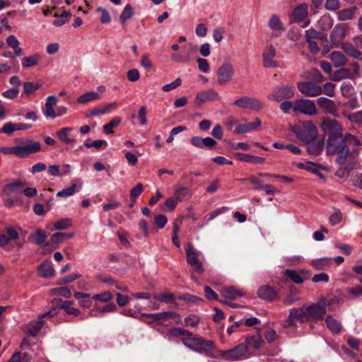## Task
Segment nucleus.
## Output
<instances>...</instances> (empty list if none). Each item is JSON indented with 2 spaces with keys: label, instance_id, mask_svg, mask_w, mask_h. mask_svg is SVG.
Listing matches in <instances>:
<instances>
[{
  "label": "nucleus",
  "instance_id": "nucleus-31",
  "mask_svg": "<svg viewBox=\"0 0 362 362\" xmlns=\"http://www.w3.org/2000/svg\"><path fill=\"white\" fill-rule=\"evenodd\" d=\"M235 157L240 161H244L250 163H264V158L262 157L255 156L250 154H245L243 153H236Z\"/></svg>",
  "mask_w": 362,
  "mask_h": 362
},
{
  "label": "nucleus",
  "instance_id": "nucleus-17",
  "mask_svg": "<svg viewBox=\"0 0 362 362\" xmlns=\"http://www.w3.org/2000/svg\"><path fill=\"white\" fill-rule=\"evenodd\" d=\"M276 56V49L272 45L267 46L262 54L263 66L265 68H273L277 66V62L273 59Z\"/></svg>",
  "mask_w": 362,
  "mask_h": 362
},
{
  "label": "nucleus",
  "instance_id": "nucleus-55",
  "mask_svg": "<svg viewBox=\"0 0 362 362\" xmlns=\"http://www.w3.org/2000/svg\"><path fill=\"white\" fill-rule=\"evenodd\" d=\"M318 23L323 30H328L332 27L333 21L329 16H324L319 20Z\"/></svg>",
  "mask_w": 362,
  "mask_h": 362
},
{
  "label": "nucleus",
  "instance_id": "nucleus-20",
  "mask_svg": "<svg viewBox=\"0 0 362 362\" xmlns=\"http://www.w3.org/2000/svg\"><path fill=\"white\" fill-rule=\"evenodd\" d=\"M190 142L194 146L199 148H212L217 144V142L211 137L193 136Z\"/></svg>",
  "mask_w": 362,
  "mask_h": 362
},
{
  "label": "nucleus",
  "instance_id": "nucleus-16",
  "mask_svg": "<svg viewBox=\"0 0 362 362\" xmlns=\"http://www.w3.org/2000/svg\"><path fill=\"white\" fill-rule=\"evenodd\" d=\"M216 346L213 341L206 340L199 337L196 344L194 345L192 351L199 353L204 354L209 356L210 352L215 349Z\"/></svg>",
  "mask_w": 362,
  "mask_h": 362
},
{
  "label": "nucleus",
  "instance_id": "nucleus-3",
  "mask_svg": "<svg viewBox=\"0 0 362 362\" xmlns=\"http://www.w3.org/2000/svg\"><path fill=\"white\" fill-rule=\"evenodd\" d=\"M292 130L300 141L306 143L313 141L317 134V129L311 121L293 127Z\"/></svg>",
  "mask_w": 362,
  "mask_h": 362
},
{
  "label": "nucleus",
  "instance_id": "nucleus-7",
  "mask_svg": "<svg viewBox=\"0 0 362 362\" xmlns=\"http://www.w3.org/2000/svg\"><path fill=\"white\" fill-rule=\"evenodd\" d=\"M321 129L324 133L329 135L328 137H337L342 134V127L335 119L328 117L323 118L321 122Z\"/></svg>",
  "mask_w": 362,
  "mask_h": 362
},
{
  "label": "nucleus",
  "instance_id": "nucleus-51",
  "mask_svg": "<svg viewBox=\"0 0 362 362\" xmlns=\"http://www.w3.org/2000/svg\"><path fill=\"white\" fill-rule=\"evenodd\" d=\"M51 292L54 296H63L66 298L71 296V292L68 287L56 288L52 289Z\"/></svg>",
  "mask_w": 362,
  "mask_h": 362
},
{
  "label": "nucleus",
  "instance_id": "nucleus-11",
  "mask_svg": "<svg viewBox=\"0 0 362 362\" xmlns=\"http://www.w3.org/2000/svg\"><path fill=\"white\" fill-rule=\"evenodd\" d=\"M297 88L306 97H317L322 93V87L313 82H299Z\"/></svg>",
  "mask_w": 362,
  "mask_h": 362
},
{
  "label": "nucleus",
  "instance_id": "nucleus-19",
  "mask_svg": "<svg viewBox=\"0 0 362 362\" xmlns=\"http://www.w3.org/2000/svg\"><path fill=\"white\" fill-rule=\"evenodd\" d=\"M268 26L274 32V36L279 37L283 32L286 30L284 23L280 18L273 14L268 21Z\"/></svg>",
  "mask_w": 362,
  "mask_h": 362
},
{
  "label": "nucleus",
  "instance_id": "nucleus-52",
  "mask_svg": "<svg viewBox=\"0 0 362 362\" xmlns=\"http://www.w3.org/2000/svg\"><path fill=\"white\" fill-rule=\"evenodd\" d=\"M153 298L156 300H159L165 303H173L175 300L174 294L168 293L156 295L154 296Z\"/></svg>",
  "mask_w": 362,
  "mask_h": 362
},
{
  "label": "nucleus",
  "instance_id": "nucleus-40",
  "mask_svg": "<svg viewBox=\"0 0 362 362\" xmlns=\"http://www.w3.org/2000/svg\"><path fill=\"white\" fill-rule=\"evenodd\" d=\"M341 47L346 54L353 58L359 59L361 56V52L358 50V49L355 47L351 43L343 44L341 45Z\"/></svg>",
  "mask_w": 362,
  "mask_h": 362
},
{
  "label": "nucleus",
  "instance_id": "nucleus-36",
  "mask_svg": "<svg viewBox=\"0 0 362 362\" xmlns=\"http://www.w3.org/2000/svg\"><path fill=\"white\" fill-rule=\"evenodd\" d=\"M325 323L328 329L333 334H337L341 330V325L340 322L334 318L332 315L327 316Z\"/></svg>",
  "mask_w": 362,
  "mask_h": 362
},
{
  "label": "nucleus",
  "instance_id": "nucleus-45",
  "mask_svg": "<svg viewBox=\"0 0 362 362\" xmlns=\"http://www.w3.org/2000/svg\"><path fill=\"white\" fill-rule=\"evenodd\" d=\"M31 356L27 353L16 352L8 362H30Z\"/></svg>",
  "mask_w": 362,
  "mask_h": 362
},
{
  "label": "nucleus",
  "instance_id": "nucleus-58",
  "mask_svg": "<svg viewBox=\"0 0 362 362\" xmlns=\"http://www.w3.org/2000/svg\"><path fill=\"white\" fill-rule=\"evenodd\" d=\"M76 184H72L70 187L63 189L57 194L58 197H68L72 196L76 192Z\"/></svg>",
  "mask_w": 362,
  "mask_h": 362
},
{
  "label": "nucleus",
  "instance_id": "nucleus-62",
  "mask_svg": "<svg viewBox=\"0 0 362 362\" xmlns=\"http://www.w3.org/2000/svg\"><path fill=\"white\" fill-rule=\"evenodd\" d=\"M200 321L199 317L195 315H190L185 318V325L196 327Z\"/></svg>",
  "mask_w": 362,
  "mask_h": 362
},
{
  "label": "nucleus",
  "instance_id": "nucleus-41",
  "mask_svg": "<svg viewBox=\"0 0 362 362\" xmlns=\"http://www.w3.org/2000/svg\"><path fill=\"white\" fill-rule=\"evenodd\" d=\"M74 303L71 300H65L62 305L61 308L64 310L66 313L70 315L78 316L81 314V311L73 306Z\"/></svg>",
  "mask_w": 362,
  "mask_h": 362
},
{
  "label": "nucleus",
  "instance_id": "nucleus-18",
  "mask_svg": "<svg viewBox=\"0 0 362 362\" xmlns=\"http://www.w3.org/2000/svg\"><path fill=\"white\" fill-rule=\"evenodd\" d=\"M73 129L72 127H63L56 132V135L61 142L73 146L76 143V139L70 134Z\"/></svg>",
  "mask_w": 362,
  "mask_h": 362
},
{
  "label": "nucleus",
  "instance_id": "nucleus-15",
  "mask_svg": "<svg viewBox=\"0 0 362 362\" xmlns=\"http://www.w3.org/2000/svg\"><path fill=\"white\" fill-rule=\"evenodd\" d=\"M317 103L325 113L330 114L334 117H339L337 107L332 100L325 97H320L317 100Z\"/></svg>",
  "mask_w": 362,
  "mask_h": 362
},
{
  "label": "nucleus",
  "instance_id": "nucleus-9",
  "mask_svg": "<svg viewBox=\"0 0 362 362\" xmlns=\"http://www.w3.org/2000/svg\"><path fill=\"white\" fill-rule=\"evenodd\" d=\"M349 31V28L346 23L336 25L330 35L331 42L337 47H341Z\"/></svg>",
  "mask_w": 362,
  "mask_h": 362
},
{
  "label": "nucleus",
  "instance_id": "nucleus-21",
  "mask_svg": "<svg viewBox=\"0 0 362 362\" xmlns=\"http://www.w3.org/2000/svg\"><path fill=\"white\" fill-rule=\"evenodd\" d=\"M220 99L219 94L214 89H209L197 93L196 100L200 103L214 101Z\"/></svg>",
  "mask_w": 362,
  "mask_h": 362
},
{
  "label": "nucleus",
  "instance_id": "nucleus-42",
  "mask_svg": "<svg viewBox=\"0 0 362 362\" xmlns=\"http://www.w3.org/2000/svg\"><path fill=\"white\" fill-rule=\"evenodd\" d=\"M284 275L296 284H302L304 281L301 273L295 270L286 269L284 271Z\"/></svg>",
  "mask_w": 362,
  "mask_h": 362
},
{
  "label": "nucleus",
  "instance_id": "nucleus-46",
  "mask_svg": "<svg viewBox=\"0 0 362 362\" xmlns=\"http://www.w3.org/2000/svg\"><path fill=\"white\" fill-rule=\"evenodd\" d=\"M73 237L72 233H56L51 237V241L54 244H59L64 242L66 240L70 239Z\"/></svg>",
  "mask_w": 362,
  "mask_h": 362
},
{
  "label": "nucleus",
  "instance_id": "nucleus-53",
  "mask_svg": "<svg viewBox=\"0 0 362 362\" xmlns=\"http://www.w3.org/2000/svg\"><path fill=\"white\" fill-rule=\"evenodd\" d=\"M197 50V47L195 45H190V49L187 55L181 56V55H174L172 57V59L176 62L180 63L182 62H187L189 60L190 54L195 52Z\"/></svg>",
  "mask_w": 362,
  "mask_h": 362
},
{
  "label": "nucleus",
  "instance_id": "nucleus-25",
  "mask_svg": "<svg viewBox=\"0 0 362 362\" xmlns=\"http://www.w3.org/2000/svg\"><path fill=\"white\" fill-rule=\"evenodd\" d=\"M243 344L247 346L249 351L250 349H259L263 344V339L259 334H257L246 337Z\"/></svg>",
  "mask_w": 362,
  "mask_h": 362
},
{
  "label": "nucleus",
  "instance_id": "nucleus-57",
  "mask_svg": "<svg viewBox=\"0 0 362 362\" xmlns=\"http://www.w3.org/2000/svg\"><path fill=\"white\" fill-rule=\"evenodd\" d=\"M344 139L346 145H347L349 148L351 146L356 147L361 145V142L358 138L351 134H346L345 136H344Z\"/></svg>",
  "mask_w": 362,
  "mask_h": 362
},
{
  "label": "nucleus",
  "instance_id": "nucleus-30",
  "mask_svg": "<svg viewBox=\"0 0 362 362\" xmlns=\"http://www.w3.org/2000/svg\"><path fill=\"white\" fill-rule=\"evenodd\" d=\"M221 295L226 298L235 300L237 297H242L245 295L243 292L236 289L233 286L223 288L221 291Z\"/></svg>",
  "mask_w": 362,
  "mask_h": 362
},
{
  "label": "nucleus",
  "instance_id": "nucleus-29",
  "mask_svg": "<svg viewBox=\"0 0 362 362\" xmlns=\"http://www.w3.org/2000/svg\"><path fill=\"white\" fill-rule=\"evenodd\" d=\"M6 44L8 47L13 49L16 57H20L24 54L23 50L19 47L20 42L15 35H8L6 38Z\"/></svg>",
  "mask_w": 362,
  "mask_h": 362
},
{
  "label": "nucleus",
  "instance_id": "nucleus-32",
  "mask_svg": "<svg viewBox=\"0 0 362 362\" xmlns=\"http://www.w3.org/2000/svg\"><path fill=\"white\" fill-rule=\"evenodd\" d=\"M101 98V95L95 91L86 92L77 98L78 103L86 104L91 101L97 100Z\"/></svg>",
  "mask_w": 362,
  "mask_h": 362
},
{
  "label": "nucleus",
  "instance_id": "nucleus-44",
  "mask_svg": "<svg viewBox=\"0 0 362 362\" xmlns=\"http://www.w3.org/2000/svg\"><path fill=\"white\" fill-rule=\"evenodd\" d=\"M189 334L190 335L185 336V337L182 339V342L186 347L192 350L194 345L196 344L199 336L191 332H189Z\"/></svg>",
  "mask_w": 362,
  "mask_h": 362
},
{
  "label": "nucleus",
  "instance_id": "nucleus-4",
  "mask_svg": "<svg viewBox=\"0 0 362 362\" xmlns=\"http://www.w3.org/2000/svg\"><path fill=\"white\" fill-rule=\"evenodd\" d=\"M219 355L228 361H236L250 358L251 353L248 349H247V346L241 343L231 349L220 351Z\"/></svg>",
  "mask_w": 362,
  "mask_h": 362
},
{
  "label": "nucleus",
  "instance_id": "nucleus-5",
  "mask_svg": "<svg viewBox=\"0 0 362 362\" xmlns=\"http://www.w3.org/2000/svg\"><path fill=\"white\" fill-rule=\"evenodd\" d=\"M293 111L308 116H314L317 113L316 105L313 100L300 98L293 103Z\"/></svg>",
  "mask_w": 362,
  "mask_h": 362
},
{
  "label": "nucleus",
  "instance_id": "nucleus-59",
  "mask_svg": "<svg viewBox=\"0 0 362 362\" xmlns=\"http://www.w3.org/2000/svg\"><path fill=\"white\" fill-rule=\"evenodd\" d=\"M71 221L65 218L58 220L54 223V227L56 230H64L71 226Z\"/></svg>",
  "mask_w": 362,
  "mask_h": 362
},
{
  "label": "nucleus",
  "instance_id": "nucleus-56",
  "mask_svg": "<svg viewBox=\"0 0 362 362\" xmlns=\"http://www.w3.org/2000/svg\"><path fill=\"white\" fill-rule=\"evenodd\" d=\"M47 237V235L45 231L41 229H38L33 235L34 242L35 244L41 245L45 242Z\"/></svg>",
  "mask_w": 362,
  "mask_h": 362
},
{
  "label": "nucleus",
  "instance_id": "nucleus-2",
  "mask_svg": "<svg viewBox=\"0 0 362 362\" xmlns=\"http://www.w3.org/2000/svg\"><path fill=\"white\" fill-rule=\"evenodd\" d=\"M326 153L329 155H337L336 161L340 165H345L351 156L350 149L346 145L343 135L328 137Z\"/></svg>",
  "mask_w": 362,
  "mask_h": 362
},
{
  "label": "nucleus",
  "instance_id": "nucleus-14",
  "mask_svg": "<svg viewBox=\"0 0 362 362\" xmlns=\"http://www.w3.org/2000/svg\"><path fill=\"white\" fill-rule=\"evenodd\" d=\"M18 156L24 158L30 154L37 153L41 149V144L33 140H27L23 145L17 146Z\"/></svg>",
  "mask_w": 362,
  "mask_h": 362
},
{
  "label": "nucleus",
  "instance_id": "nucleus-35",
  "mask_svg": "<svg viewBox=\"0 0 362 362\" xmlns=\"http://www.w3.org/2000/svg\"><path fill=\"white\" fill-rule=\"evenodd\" d=\"M332 262V260L330 257H322L312 260L311 264L316 270L320 271L328 268L331 265Z\"/></svg>",
  "mask_w": 362,
  "mask_h": 362
},
{
  "label": "nucleus",
  "instance_id": "nucleus-50",
  "mask_svg": "<svg viewBox=\"0 0 362 362\" xmlns=\"http://www.w3.org/2000/svg\"><path fill=\"white\" fill-rule=\"evenodd\" d=\"M134 15V11L130 4H127L122 11L119 21L122 23H124L127 20L129 19Z\"/></svg>",
  "mask_w": 362,
  "mask_h": 362
},
{
  "label": "nucleus",
  "instance_id": "nucleus-26",
  "mask_svg": "<svg viewBox=\"0 0 362 362\" xmlns=\"http://www.w3.org/2000/svg\"><path fill=\"white\" fill-rule=\"evenodd\" d=\"M38 272L41 277L52 278L54 276L55 271L50 261L45 260L38 267Z\"/></svg>",
  "mask_w": 362,
  "mask_h": 362
},
{
  "label": "nucleus",
  "instance_id": "nucleus-28",
  "mask_svg": "<svg viewBox=\"0 0 362 362\" xmlns=\"http://www.w3.org/2000/svg\"><path fill=\"white\" fill-rule=\"evenodd\" d=\"M74 297L78 300V304L83 308H90L92 306V300L90 293L76 291Z\"/></svg>",
  "mask_w": 362,
  "mask_h": 362
},
{
  "label": "nucleus",
  "instance_id": "nucleus-38",
  "mask_svg": "<svg viewBox=\"0 0 362 362\" xmlns=\"http://www.w3.org/2000/svg\"><path fill=\"white\" fill-rule=\"evenodd\" d=\"M40 54L36 53L29 57H26L22 59L21 64L24 69L30 68L36 66L38 62L40 60Z\"/></svg>",
  "mask_w": 362,
  "mask_h": 362
},
{
  "label": "nucleus",
  "instance_id": "nucleus-61",
  "mask_svg": "<svg viewBox=\"0 0 362 362\" xmlns=\"http://www.w3.org/2000/svg\"><path fill=\"white\" fill-rule=\"evenodd\" d=\"M322 88V93L329 96L333 97L335 95V84L331 82H327L324 84Z\"/></svg>",
  "mask_w": 362,
  "mask_h": 362
},
{
  "label": "nucleus",
  "instance_id": "nucleus-1",
  "mask_svg": "<svg viewBox=\"0 0 362 362\" xmlns=\"http://www.w3.org/2000/svg\"><path fill=\"white\" fill-rule=\"evenodd\" d=\"M331 303L326 298L308 306L293 308L290 310L288 318L284 324L285 328H294L296 322L300 323L322 320L326 314V307Z\"/></svg>",
  "mask_w": 362,
  "mask_h": 362
},
{
  "label": "nucleus",
  "instance_id": "nucleus-24",
  "mask_svg": "<svg viewBox=\"0 0 362 362\" xmlns=\"http://www.w3.org/2000/svg\"><path fill=\"white\" fill-rule=\"evenodd\" d=\"M257 294L259 298L269 301L274 300L277 298L276 291L267 285L261 286L258 289Z\"/></svg>",
  "mask_w": 362,
  "mask_h": 362
},
{
  "label": "nucleus",
  "instance_id": "nucleus-49",
  "mask_svg": "<svg viewBox=\"0 0 362 362\" xmlns=\"http://www.w3.org/2000/svg\"><path fill=\"white\" fill-rule=\"evenodd\" d=\"M343 115L350 122L362 125V110L351 114L344 112Z\"/></svg>",
  "mask_w": 362,
  "mask_h": 362
},
{
  "label": "nucleus",
  "instance_id": "nucleus-54",
  "mask_svg": "<svg viewBox=\"0 0 362 362\" xmlns=\"http://www.w3.org/2000/svg\"><path fill=\"white\" fill-rule=\"evenodd\" d=\"M113 298L112 294L110 291H105L99 294H96L92 296V299L98 300L103 303H107L110 301Z\"/></svg>",
  "mask_w": 362,
  "mask_h": 362
},
{
  "label": "nucleus",
  "instance_id": "nucleus-37",
  "mask_svg": "<svg viewBox=\"0 0 362 362\" xmlns=\"http://www.w3.org/2000/svg\"><path fill=\"white\" fill-rule=\"evenodd\" d=\"M324 141L322 140L315 141L310 144L307 148L309 154L313 156H319L323 151Z\"/></svg>",
  "mask_w": 362,
  "mask_h": 362
},
{
  "label": "nucleus",
  "instance_id": "nucleus-22",
  "mask_svg": "<svg viewBox=\"0 0 362 362\" xmlns=\"http://www.w3.org/2000/svg\"><path fill=\"white\" fill-rule=\"evenodd\" d=\"M261 119L259 117H257L253 122L245 124H238L235 129V133L238 134H244L247 132L256 130L261 126Z\"/></svg>",
  "mask_w": 362,
  "mask_h": 362
},
{
  "label": "nucleus",
  "instance_id": "nucleus-12",
  "mask_svg": "<svg viewBox=\"0 0 362 362\" xmlns=\"http://www.w3.org/2000/svg\"><path fill=\"white\" fill-rule=\"evenodd\" d=\"M233 105L241 108L257 111L263 107L262 103L258 99L249 96L240 97L233 103Z\"/></svg>",
  "mask_w": 362,
  "mask_h": 362
},
{
  "label": "nucleus",
  "instance_id": "nucleus-47",
  "mask_svg": "<svg viewBox=\"0 0 362 362\" xmlns=\"http://www.w3.org/2000/svg\"><path fill=\"white\" fill-rule=\"evenodd\" d=\"M122 119L119 117H114L111 121L103 126V131L106 134H111L113 133L112 129L117 127L121 123Z\"/></svg>",
  "mask_w": 362,
  "mask_h": 362
},
{
  "label": "nucleus",
  "instance_id": "nucleus-10",
  "mask_svg": "<svg viewBox=\"0 0 362 362\" xmlns=\"http://www.w3.org/2000/svg\"><path fill=\"white\" fill-rule=\"evenodd\" d=\"M294 97L293 88L288 85L276 87L272 93L268 95L271 100L280 102L283 100L291 99Z\"/></svg>",
  "mask_w": 362,
  "mask_h": 362
},
{
  "label": "nucleus",
  "instance_id": "nucleus-39",
  "mask_svg": "<svg viewBox=\"0 0 362 362\" xmlns=\"http://www.w3.org/2000/svg\"><path fill=\"white\" fill-rule=\"evenodd\" d=\"M330 59L336 67L341 66L346 62V58L345 55L339 51L332 52L330 56Z\"/></svg>",
  "mask_w": 362,
  "mask_h": 362
},
{
  "label": "nucleus",
  "instance_id": "nucleus-33",
  "mask_svg": "<svg viewBox=\"0 0 362 362\" xmlns=\"http://www.w3.org/2000/svg\"><path fill=\"white\" fill-rule=\"evenodd\" d=\"M174 196L177 202H183L189 199L192 193L187 187L180 186L175 189Z\"/></svg>",
  "mask_w": 362,
  "mask_h": 362
},
{
  "label": "nucleus",
  "instance_id": "nucleus-63",
  "mask_svg": "<svg viewBox=\"0 0 362 362\" xmlns=\"http://www.w3.org/2000/svg\"><path fill=\"white\" fill-rule=\"evenodd\" d=\"M144 190V187L141 183H138L134 187L131 189L130 197L134 202H136V199L141 195Z\"/></svg>",
  "mask_w": 362,
  "mask_h": 362
},
{
  "label": "nucleus",
  "instance_id": "nucleus-48",
  "mask_svg": "<svg viewBox=\"0 0 362 362\" xmlns=\"http://www.w3.org/2000/svg\"><path fill=\"white\" fill-rule=\"evenodd\" d=\"M168 334L171 337H180L181 339H183L185 336L190 335L189 331L181 327L170 328L168 331Z\"/></svg>",
  "mask_w": 362,
  "mask_h": 362
},
{
  "label": "nucleus",
  "instance_id": "nucleus-23",
  "mask_svg": "<svg viewBox=\"0 0 362 362\" xmlns=\"http://www.w3.org/2000/svg\"><path fill=\"white\" fill-rule=\"evenodd\" d=\"M24 183L14 182L4 185L1 194L3 196H11V194L21 193Z\"/></svg>",
  "mask_w": 362,
  "mask_h": 362
},
{
  "label": "nucleus",
  "instance_id": "nucleus-27",
  "mask_svg": "<svg viewBox=\"0 0 362 362\" xmlns=\"http://www.w3.org/2000/svg\"><path fill=\"white\" fill-rule=\"evenodd\" d=\"M308 16V5L301 4L296 6L293 11V21L295 23L303 21Z\"/></svg>",
  "mask_w": 362,
  "mask_h": 362
},
{
  "label": "nucleus",
  "instance_id": "nucleus-43",
  "mask_svg": "<svg viewBox=\"0 0 362 362\" xmlns=\"http://www.w3.org/2000/svg\"><path fill=\"white\" fill-rule=\"evenodd\" d=\"M54 16V17L59 18L54 21L53 25L57 27H61L69 21V18L71 16V13L69 11H64L60 16L57 13Z\"/></svg>",
  "mask_w": 362,
  "mask_h": 362
},
{
  "label": "nucleus",
  "instance_id": "nucleus-6",
  "mask_svg": "<svg viewBox=\"0 0 362 362\" xmlns=\"http://www.w3.org/2000/svg\"><path fill=\"white\" fill-rule=\"evenodd\" d=\"M235 74L234 66L229 61L223 62L216 71L217 81L219 85H226L233 78Z\"/></svg>",
  "mask_w": 362,
  "mask_h": 362
},
{
  "label": "nucleus",
  "instance_id": "nucleus-64",
  "mask_svg": "<svg viewBox=\"0 0 362 362\" xmlns=\"http://www.w3.org/2000/svg\"><path fill=\"white\" fill-rule=\"evenodd\" d=\"M40 88L39 84H34L31 82H25L23 83V91L24 93L27 95H30L33 92H35L36 90H37Z\"/></svg>",
  "mask_w": 362,
  "mask_h": 362
},
{
  "label": "nucleus",
  "instance_id": "nucleus-34",
  "mask_svg": "<svg viewBox=\"0 0 362 362\" xmlns=\"http://www.w3.org/2000/svg\"><path fill=\"white\" fill-rule=\"evenodd\" d=\"M357 11L356 6L340 10L337 13L338 19L341 21L351 20Z\"/></svg>",
  "mask_w": 362,
  "mask_h": 362
},
{
  "label": "nucleus",
  "instance_id": "nucleus-8",
  "mask_svg": "<svg viewBox=\"0 0 362 362\" xmlns=\"http://www.w3.org/2000/svg\"><path fill=\"white\" fill-rule=\"evenodd\" d=\"M200 255L201 252L191 244L187 245L186 249L187 262L195 272L199 274L204 272L202 263L199 259Z\"/></svg>",
  "mask_w": 362,
  "mask_h": 362
},
{
  "label": "nucleus",
  "instance_id": "nucleus-13",
  "mask_svg": "<svg viewBox=\"0 0 362 362\" xmlns=\"http://www.w3.org/2000/svg\"><path fill=\"white\" fill-rule=\"evenodd\" d=\"M54 315L52 311H47L41 315L37 320L32 321L26 325L27 333L32 337L36 336L45 324V317H54Z\"/></svg>",
  "mask_w": 362,
  "mask_h": 362
},
{
  "label": "nucleus",
  "instance_id": "nucleus-60",
  "mask_svg": "<svg viewBox=\"0 0 362 362\" xmlns=\"http://www.w3.org/2000/svg\"><path fill=\"white\" fill-rule=\"evenodd\" d=\"M177 200L174 197L168 198L164 204H163V209L169 211H173L175 210L177 205Z\"/></svg>",
  "mask_w": 362,
  "mask_h": 362
}]
</instances>
